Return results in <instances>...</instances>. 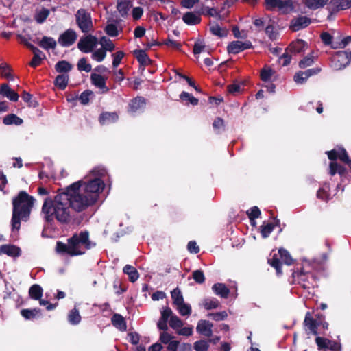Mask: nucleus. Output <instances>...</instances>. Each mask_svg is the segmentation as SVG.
Masks as SVG:
<instances>
[{
    "mask_svg": "<svg viewBox=\"0 0 351 351\" xmlns=\"http://www.w3.org/2000/svg\"><path fill=\"white\" fill-rule=\"evenodd\" d=\"M71 208L67 195L62 192L53 198H46L42 207V213L48 222L56 220L61 223H66L71 219Z\"/></svg>",
    "mask_w": 351,
    "mask_h": 351,
    "instance_id": "obj_1",
    "label": "nucleus"
},
{
    "mask_svg": "<svg viewBox=\"0 0 351 351\" xmlns=\"http://www.w3.org/2000/svg\"><path fill=\"white\" fill-rule=\"evenodd\" d=\"M95 245L89 239V233L87 231H82L75 234L67 240V243L58 241L56 250L58 253L67 254L71 256H76L84 254L86 251Z\"/></svg>",
    "mask_w": 351,
    "mask_h": 351,
    "instance_id": "obj_2",
    "label": "nucleus"
},
{
    "mask_svg": "<svg viewBox=\"0 0 351 351\" xmlns=\"http://www.w3.org/2000/svg\"><path fill=\"white\" fill-rule=\"evenodd\" d=\"M35 199L25 191H21L12 200L13 210L11 220L12 231H18L21 221H27L34 204Z\"/></svg>",
    "mask_w": 351,
    "mask_h": 351,
    "instance_id": "obj_3",
    "label": "nucleus"
},
{
    "mask_svg": "<svg viewBox=\"0 0 351 351\" xmlns=\"http://www.w3.org/2000/svg\"><path fill=\"white\" fill-rule=\"evenodd\" d=\"M107 171L102 167H96L93 169L87 176V180L81 182V189L89 197L91 202L95 204L99 199V194L104 188V181L102 178Z\"/></svg>",
    "mask_w": 351,
    "mask_h": 351,
    "instance_id": "obj_4",
    "label": "nucleus"
},
{
    "mask_svg": "<svg viewBox=\"0 0 351 351\" xmlns=\"http://www.w3.org/2000/svg\"><path fill=\"white\" fill-rule=\"evenodd\" d=\"M81 182L69 186L64 194H66L71 208L76 212H82L93 205L88 196L81 189Z\"/></svg>",
    "mask_w": 351,
    "mask_h": 351,
    "instance_id": "obj_5",
    "label": "nucleus"
},
{
    "mask_svg": "<svg viewBox=\"0 0 351 351\" xmlns=\"http://www.w3.org/2000/svg\"><path fill=\"white\" fill-rule=\"evenodd\" d=\"M328 158L331 160L330 163L329 173L334 176L338 173L343 176L346 169L342 165L338 164L335 160L339 158L342 162L348 164L351 168V160H349L346 151L343 148L334 149L331 151L326 152Z\"/></svg>",
    "mask_w": 351,
    "mask_h": 351,
    "instance_id": "obj_6",
    "label": "nucleus"
},
{
    "mask_svg": "<svg viewBox=\"0 0 351 351\" xmlns=\"http://www.w3.org/2000/svg\"><path fill=\"white\" fill-rule=\"evenodd\" d=\"M293 283L300 285L304 289H310L315 286V278L308 271L304 270V265L299 271L292 274Z\"/></svg>",
    "mask_w": 351,
    "mask_h": 351,
    "instance_id": "obj_7",
    "label": "nucleus"
},
{
    "mask_svg": "<svg viewBox=\"0 0 351 351\" xmlns=\"http://www.w3.org/2000/svg\"><path fill=\"white\" fill-rule=\"evenodd\" d=\"M76 23L83 33L93 30V25L90 14L84 9H80L75 14Z\"/></svg>",
    "mask_w": 351,
    "mask_h": 351,
    "instance_id": "obj_8",
    "label": "nucleus"
},
{
    "mask_svg": "<svg viewBox=\"0 0 351 351\" xmlns=\"http://www.w3.org/2000/svg\"><path fill=\"white\" fill-rule=\"evenodd\" d=\"M351 53L346 51L337 52L331 58V67L335 70H341L349 64Z\"/></svg>",
    "mask_w": 351,
    "mask_h": 351,
    "instance_id": "obj_9",
    "label": "nucleus"
},
{
    "mask_svg": "<svg viewBox=\"0 0 351 351\" xmlns=\"http://www.w3.org/2000/svg\"><path fill=\"white\" fill-rule=\"evenodd\" d=\"M98 43L97 38L90 34L82 37L78 43L77 48L83 53H88L92 52L97 47Z\"/></svg>",
    "mask_w": 351,
    "mask_h": 351,
    "instance_id": "obj_10",
    "label": "nucleus"
},
{
    "mask_svg": "<svg viewBox=\"0 0 351 351\" xmlns=\"http://www.w3.org/2000/svg\"><path fill=\"white\" fill-rule=\"evenodd\" d=\"M77 38V34L73 29H68L61 34L58 38V43L63 47H69L73 45Z\"/></svg>",
    "mask_w": 351,
    "mask_h": 351,
    "instance_id": "obj_11",
    "label": "nucleus"
},
{
    "mask_svg": "<svg viewBox=\"0 0 351 351\" xmlns=\"http://www.w3.org/2000/svg\"><path fill=\"white\" fill-rule=\"evenodd\" d=\"M266 8L273 10L278 8L283 12H287L292 10L291 0H265Z\"/></svg>",
    "mask_w": 351,
    "mask_h": 351,
    "instance_id": "obj_12",
    "label": "nucleus"
},
{
    "mask_svg": "<svg viewBox=\"0 0 351 351\" xmlns=\"http://www.w3.org/2000/svg\"><path fill=\"white\" fill-rule=\"evenodd\" d=\"M315 341L319 350H324V351H326L328 349L331 351H341V344L337 341L320 337H317Z\"/></svg>",
    "mask_w": 351,
    "mask_h": 351,
    "instance_id": "obj_13",
    "label": "nucleus"
},
{
    "mask_svg": "<svg viewBox=\"0 0 351 351\" xmlns=\"http://www.w3.org/2000/svg\"><path fill=\"white\" fill-rule=\"evenodd\" d=\"M252 47V43L250 41H233L230 43L227 48L229 53L237 54L245 49H250Z\"/></svg>",
    "mask_w": 351,
    "mask_h": 351,
    "instance_id": "obj_14",
    "label": "nucleus"
},
{
    "mask_svg": "<svg viewBox=\"0 0 351 351\" xmlns=\"http://www.w3.org/2000/svg\"><path fill=\"white\" fill-rule=\"evenodd\" d=\"M182 20L188 25H197L201 22V12H187L183 15Z\"/></svg>",
    "mask_w": 351,
    "mask_h": 351,
    "instance_id": "obj_15",
    "label": "nucleus"
},
{
    "mask_svg": "<svg viewBox=\"0 0 351 351\" xmlns=\"http://www.w3.org/2000/svg\"><path fill=\"white\" fill-rule=\"evenodd\" d=\"M213 325L208 321L199 320L196 327L197 332L204 336L210 337L212 335V328Z\"/></svg>",
    "mask_w": 351,
    "mask_h": 351,
    "instance_id": "obj_16",
    "label": "nucleus"
},
{
    "mask_svg": "<svg viewBox=\"0 0 351 351\" xmlns=\"http://www.w3.org/2000/svg\"><path fill=\"white\" fill-rule=\"evenodd\" d=\"M311 23V20L306 16H300L292 20L291 23V28L293 31L296 32L307 27Z\"/></svg>",
    "mask_w": 351,
    "mask_h": 351,
    "instance_id": "obj_17",
    "label": "nucleus"
},
{
    "mask_svg": "<svg viewBox=\"0 0 351 351\" xmlns=\"http://www.w3.org/2000/svg\"><path fill=\"white\" fill-rule=\"evenodd\" d=\"M145 99L142 97H137L132 99L130 104L129 112L134 114L145 108Z\"/></svg>",
    "mask_w": 351,
    "mask_h": 351,
    "instance_id": "obj_18",
    "label": "nucleus"
},
{
    "mask_svg": "<svg viewBox=\"0 0 351 351\" xmlns=\"http://www.w3.org/2000/svg\"><path fill=\"white\" fill-rule=\"evenodd\" d=\"M0 93L10 101H16L19 99V95L12 90L8 84H2L1 85Z\"/></svg>",
    "mask_w": 351,
    "mask_h": 351,
    "instance_id": "obj_19",
    "label": "nucleus"
},
{
    "mask_svg": "<svg viewBox=\"0 0 351 351\" xmlns=\"http://www.w3.org/2000/svg\"><path fill=\"white\" fill-rule=\"evenodd\" d=\"M349 8L347 0H331L328 5V9L330 12H337Z\"/></svg>",
    "mask_w": 351,
    "mask_h": 351,
    "instance_id": "obj_20",
    "label": "nucleus"
},
{
    "mask_svg": "<svg viewBox=\"0 0 351 351\" xmlns=\"http://www.w3.org/2000/svg\"><path fill=\"white\" fill-rule=\"evenodd\" d=\"M306 47V43L302 40H297L292 42L289 47V51L293 54L300 53L305 50Z\"/></svg>",
    "mask_w": 351,
    "mask_h": 351,
    "instance_id": "obj_21",
    "label": "nucleus"
},
{
    "mask_svg": "<svg viewBox=\"0 0 351 351\" xmlns=\"http://www.w3.org/2000/svg\"><path fill=\"white\" fill-rule=\"evenodd\" d=\"M118 119L116 112H105L100 114L99 122L101 125H108L114 123Z\"/></svg>",
    "mask_w": 351,
    "mask_h": 351,
    "instance_id": "obj_22",
    "label": "nucleus"
},
{
    "mask_svg": "<svg viewBox=\"0 0 351 351\" xmlns=\"http://www.w3.org/2000/svg\"><path fill=\"white\" fill-rule=\"evenodd\" d=\"M0 252L10 256L16 257L21 254V250L12 245H3L0 247Z\"/></svg>",
    "mask_w": 351,
    "mask_h": 351,
    "instance_id": "obj_23",
    "label": "nucleus"
},
{
    "mask_svg": "<svg viewBox=\"0 0 351 351\" xmlns=\"http://www.w3.org/2000/svg\"><path fill=\"white\" fill-rule=\"evenodd\" d=\"M212 289L216 295L223 298H227L230 293L228 288L223 283L214 284L212 287Z\"/></svg>",
    "mask_w": 351,
    "mask_h": 351,
    "instance_id": "obj_24",
    "label": "nucleus"
},
{
    "mask_svg": "<svg viewBox=\"0 0 351 351\" xmlns=\"http://www.w3.org/2000/svg\"><path fill=\"white\" fill-rule=\"evenodd\" d=\"M90 79L92 83L101 89H105V92L108 91V88L106 86V79L99 74H91Z\"/></svg>",
    "mask_w": 351,
    "mask_h": 351,
    "instance_id": "obj_25",
    "label": "nucleus"
},
{
    "mask_svg": "<svg viewBox=\"0 0 351 351\" xmlns=\"http://www.w3.org/2000/svg\"><path fill=\"white\" fill-rule=\"evenodd\" d=\"M132 6V3L129 0H118L117 8L119 14L122 16H125L128 14V11Z\"/></svg>",
    "mask_w": 351,
    "mask_h": 351,
    "instance_id": "obj_26",
    "label": "nucleus"
},
{
    "mask_svg": "<svg viewBox=\"0 0 351 351\" xmlns=\"http://www.w3.org/2000/svg\"><path fill=\"white\" fill-rule=\"evenodd\" d=\"M304 325L313 335L317 334V324L316 321L313 319L309 312L306 314Z\"/></svg>",
    "mask_w": 351,
    "mask_h": 351,
    "instance_id": "obj_27",
    "label": "nucleus"
},
{
    "mask_svg": "<svg viewBox=\"0 0 351 351\" xmlns=\"http://www.w3.org/2000/svg\"><path fill=\"white\" fill-rule=\"evenodd\" d=\"M114 326L121 331L126 330V323L123 316L119 314H114L111 319Z\"/></svg>",
    "mask_w": 351,
    "mask_h": 351,
    "instance_id": "obj_28",
    "label": "nucleus"
},
{
    "mask_svg": "<svg viewBox=\"0 0 351 351\" xmlns=\"http://www.w3.org/2000/svg\"><path fill=\"white\" fill-rule=\"evenodd\" d=\"M123 271L128 276L132 282H134L139 278V274L136 269L130 265H126L123 267Z\"/></svg>",
    "mask_w": 351,
    "mask_h": 351,
    "instance_id": "obj_29",
    "label": "nucleus"
},
{
    "mask_svg": "<svg viewBox=\"0 0 351 351\" xmlns=\"http://www.w3.org/2000/svg\"><path fill=\"white\" fill-rule=\"evenodd\" d=\"M56 41L52 37L43 36L39 43L40 47L45 49H55L56 47Z\"/></svg>",
    "mask_w": 351,
    "mask_h": 351,
    "instance_id": "obj_30",
    "label": "nucleus"
},
{
    "mask_svg": "<svg viewBox=\"0 0 351 351\" xmlns=\"http://www.w3.org/2000/svg\"><path fill=\"white\" fill-rule=\"evenodd\" d=\"M210 31L213 35L219 38L225 37L228 34V30L226 28L221 27L215 23H210Z\"/></svg>",
    "mask_w": 351,
    "mask_h": 351,
    "instance_id": "obj_31",
    "label": "nucleus"
},
{
    "mask_svg": "<svg viewBox=\"0 0 351 351\" xmlns=\"http://www.w3.org/2000/svg\"><path fill=\"white\" fill-rule=\"evenodd\" d=\"M49 13L50 12L48 9L43 8L40 10H36L34 19L38 23L41 24L47 19Z\"/></svg>",
    "mask_w": 351,
    "mask_h": 351,
    "instance_id": "obj_32",
    "label": "nucleus"
},
{
    "mask_svg": "<svg viewBox=\"0 0 351 351\" xmlns=\"http://www.w3.org/2000/svg\"><path fill=\"white\" fill-rule=\"evenodd\" d=\"M55 69L58 73H68L73 69V66L66 60L58 62L55 65Z\"/></svg>",
    "mask_w": 351,
    "mask_h": 351,
    "instance_id": "obj_33",
    "label": "nucleus"
},
{
    "mask_svg": "<svg viewBox=\"0 0 351 351\" xmlns=\"http://www.w3.org/2000/svg\"><path fill=\"white\" fill-rule=\"evenodd\" d=\"M202 305L207 310L215 309L219 306V302L216 298H208L202 300Z\"/></svg>",
    "mask_w": 351,
    "mask_h": 351,
    "instance_id": "obj_34",
    "label": "nucleus"
},
{
    "mask_svg": "<svg viewBox=\"0 0 351 351\" xmlns=\"http://www.w3.org/2000/svg\"><path fill=\"white\" fill-rule=\"evenodd\" d=\"M3 123L5 125H20L23 123V119L17 117L16 114H11L4 117Z\"/></svg>",
    "mask_w": 351,
    "mask_h": 351,
    "instance_id": "obj_35",
    "label": "nucleus"
},
{
    "mask_svg": "<svg viewBox=\"0 0 351 351\" xmlns=\"http://www.w3.org/2000/svg\"><path fill=\"white\" fill-rule=\"evenodd\" d=\"M29 293L32 298L39 300L43 295V289L38 285H34L30 287Z\"/></svg>",
    "mask_w": 351,
    "mask_h": 351,
    "instance_id": "obj_36",
    "label": "nucleus"
},
{
    "mask_svg": "<svg viewBox=\"0 0 351 351\" xmlns=\"http://www.w3.org/2000/svg\"><path fill=\"white\" fill-rule=\"evenodd\" d=\"M69 81V75L67 74L58 75L55 80L56 85L61 90H64Z\"/></svg>",
    "mask_w": 351,
    "mask_h": 351,
    "instance_id": "obj_37",
    "label": "nucleus"
},
{
    "mask_svg": "<svg viewBox=\"0 0 351 351\" xmlns=\"http://www.w3.org/2000/svg\"><path fill=\"white\" fill-rule=\"evenodd\" d=\"M328 0H306L305 5L310 9L316 10L325 5Z\"/></svg>",
    "mask_w": 351,
    "mask_h": 351,
    "instance_id": "obj_38",
    "label": "nucleus"
},
{
    "mask_svg": "<svg viewBox=\"0 0 351 351\" xmlns=\"http://www.w3.org/2000/svg\"><path fill=\"white\" fill-rule=\"evenodd\" d=\"M21 315L26 319H34L36 316L39 315L40 311L38 308L34 309H23L21 311Z\"/></svg>",
    "mask_w": 351,
    "mask_h": 351,
    "instance_id": "obj_39",
    "label": "nucleus"
},
{
    "mask_svg": "<svg viewBox=\"0 0 351 351\" xmlns=\"http://www.w3.org/2000/svg\"><path fill=\"white\" fill-rule=\"evenodd\" d=\"M171 294L173 300V303L176 306L178 304H181L182 302H184L183 295L178 288L174 289L171 291Z\"/></svg>",
    "mask_w": 351,
    "mask_h": 351,
    "instance_id": "obj_40",
    "label": "nucleus"
},
{
    "mask_svg": "<svg viewBox=\"0 0 351 351\" xmlns=\"http://www.w3.org/2000/svg\"><path fill=\"white\" fill-rule=\"evenodd\" d=\"M275 74V71L269 67H264L261 71V78L264 82H269Z\"/></svg>",
    "mask_w": 351,
    "mask_h": 351,
    "instance_id": "obj_41",
    "label": "nucleus"
},
{
    "mask_svg": "<svg viewBox=\"0 0 351 351\" xmlns=\"http://www.w3.org/2000/svg\"><path fill=\"white\" fill-rule=\"evenodd\" d=\"M99 43L101 45L103 49L108 51H112L114 49V45L112 40L107 37L103 36L99 40Z\"/></svg>",
    "mask_w": 351,
    "mask_h": 351,
    "instance_id": "obj_42",
    "label": "nucleus"
},
{
    "mask_svg": "<svg viewBox=\"0 0 351 351\" xmlns=\"http://www.w3.org/2000/svg\"><path fill=\"white\" fill-rule=\"evenodd\" d=\"M278 254L282 261L286 265H290L293 263V259L287 250L280 248L278 250Z\"/></svg>",
    "mask_w": 351,
    "mask_h": 351,
    "instance_id": "obj_43",
    "label": "nucleus"
},
{
    "mask_svg": "<svg viewBox=\"0 0 351 351\" xmlns=\"http://www.w3.org/2000/svg\"><path fill=\"white\" fill-rule=\"evenodd\" d=\"M274 226L271 223H265L264 222L262 226H261V233L263 238H267L271 232L274 230Z\"/></svg>",
    "mask_w": 351,
    "mask_h": 351,
    "instance_id": "obj_44",
    "label": "nucleus"
},
{
    "mask_svg": "<svg viewBox=\"0 0 351 351\" xmlns=\"http://www.w3.org/2000/svg\"><path fill=\"white\" fill-rule=\"evenodd\" d=\"M68 319L70 324L76 325L80 322L81 316L79 313V311L75 308L69 313Z\"/></svg>",
    "mask_w": 351,
    "mask_h": 351,
    "instance_id": "obj_45",
    "label": "nucleus"
},
{
    "mask_svg": "<svg viewBox=\"0 0 351 351\" xmlns=\"http://www.w3.org/2000/svg\"><path fill=\"white\" fill-rule=\"evenodd\" d=\"M135 55L141 64L147 65L149 62V59L145 51L137 50L135 51Z\"/></svg>",
    "mask_w": 351,
    "mask_h": 351,
    "instance_id": "obj_46",
    "label": "nucleus"
},
{
    "mask_svg": "<svg viewBox=\"0 0 351 351\" xmlns=\"http://www.w3.org/2000/svg\"><path fill=\"white\" fill-rule=\"evenodd\" d=\"M176 308L182 316L189 315L191 313V307L190 304L182 302L181 304L176 306Z\"/></svg>",
    "mask_w": 351,
    "mask_h": 351,
    "instance_id": "obj_47",
    "label": "nucleus"
},
{
    "mask_svg": "<svg viewBox=\"0 0 351 351\" xmlns=\"http://www.w3.org/2000/svg\"><path fill=\"white\" fill-rule=\"evenodd\" d=\"M180 98L182 101H188L190 104H191L193 106H196L198 104V99L187 92L183 91L180 95Z\"/></svg>",
    "mask_w": 351,
    "mask_h": 351,
    "instance_id": "obj_48",
    "label": "nucleus"
},
{
    "mask_svg": "<svg viewBox=\"0 0 351 351\" xmlns=\"http://www.w3.org/2000/svg\"><path fill=\"white\" fill-rule=\"evenodd\" d=\"M77 69L79 71H84L88 73L91 71L92 66L90 64L87 62L85 58H82L80 59L77 62Z\"/></svg>",
    "mask_w": 351,
    "mask_h": 351,
    "instance_id": "obj_49",
    "label": "nucleus"
},
{
    "mask_svg": "<svg viewBox=\"0 0 351 351\" xmlns=\"http://www.w3.org/2000/svg\"><path fill=\"white\" fill-rule=\"evenodd\" d=\"M315 61L314 56L311 54L305 58H304L300 62H299V66L301 69H305L306 67H308L311 66Z\"/></svg>",
    "mask_w": 351,
    "mask_h": 351,
    "instance_id": "obj_50",
    "label": "nucleus"
},
{
    "mask_svg": "<svg viewBox=\"0 0 351 351\" xmlns=\"http://www.w3.org/2000/svg\"><path fill=\"white\" fill-rule=\"evenodd\" d=\"M106 56V52L103 49H99L95 51L91 56L92 58L98 62H102L105 59Z\"/></svg>",
    "mask_w": 351,
    "mask_h": 351,
    "instance_id": "obj_51",
    "label": "nucleus"
},
{
    "mask_svg": "<svg viewBox=\"0 0 351 351\" xmlns=\"http://www.w3.org/2000/svg\"><path fill=\"white\" fill-rule=\"evenodd\" d=\"M169 326L174 330H178L183 326L182 320L176 315L171 316L169 321Z\"/></svg>",
    "mask_w": 351,
    "mask_h": 351,
    "instance_id": "obj_52",
    "label": "nucleus"
},
{
    "mask_svg": "<svg viewBox=\"0 0 351 351\" xmlns=\"http://www.w3.org/2000/svg\"><path fill=\"white\" fill-rule=\"evenodd\" d=\"M329 186L328 184H325L324 187L319 189L317 193V198L326 201L329 197Z\"/></svg>",
    "mask_w": 351,
    "mask_h": 351,
    "instance_id": "obj_53",
    "label": "nucleus"
},
{
    "mask_svg": "<svg viewBox=\"0 0 351 351\" xmlns=\"http://www.w3.org/2000/svg\"><path fill=\"white\" fill-rule=\"evenodd\" d=\"M0 70L1 75L8 80H13L14 77L10 73V68L6 64H0Z\"/></svg>",
    "mask_w": 351,
    "mask_h": 351,
    "instance_id": "obj_54",
    "label": "nucleus"
},
{
    "mask_svg": "<svg viewBox=\"0 0 351 351\" xmlns=\"http://www.w3.org/2000/svg\"><path fill=\"white\" fill-rule=\"evenodd\" d=\"M269 263L276 269L278 275L282 274L281 262L276 254L274 255L271 259L269 260Z\"/></svg>",
    "mask_w": 351,
    "mask_h": 351,
    "instance_id": "obj_55",
    "label": "nucleus"
},
{
    "mask_svg": "<svg viewBox=\"0 0 351 351\" xmlns=\"http://www.w3.org/2000/svg\"><path fill=\"white\" fill-rule=\"evenodd\" d=\"M200 12L201 14H203L213 17H221L219 12L214 8H210L208 7H206L204 9L200 10Z\"/></svg>",
    "mask_w": 351,
    "mask_h": 351,
    "instance_id": "obj_56",
    "label": "nucleus"
},
{
    "mask_svg": "<svg viewBox=\"0 0 351 351\" xmlns=\"http://www.w3.org/2000/svg\"><path fill=\"white\" fill-rule=\"evenodd\" d=\"M291 53L288 49H286L285 52L280 57V62L283 66H287L291 60Z\"/></svg>",
    "mask_w": 351,
    "mask_h": 351,
    "instance_id": "obj_57",
    "label": "nucleus"
},
{
    "mask_svg": "<svg viewBox=\"0 0 351 351\" xmlns=\"http://www.w3.org/2000/svg\"><path fill=\"white\" fill-rule=\"evenodd\" d=\"M208 347V342L205 340L197 341L194 343L195 351H206Z\"/></svg>",
    "mask_w": 351,
    "mask_h": 351,
    "instance_id": "obj_58",
    "label": "nucleus"
},
{
    "mask_svg": "<svg viewBox=\"0 0 351 351\" xmlns=\"http://www.w3.org/2000/svg\"><path fill=\"white\" fill-rule=\"evenodd\" d=\"M163 44L172 49L180 50L182 45L180 42L174 40L169 37L163 41Z\"/></svg>",
    "mask_w": 351,
    "mask_h": 351,
    "instance_id": "obj_59",
    "label": "nucleus"
},
{
    "mask_svg": "<svg viewBox=\"0 0 351 351\" xmlns=\"http://www.w3.org/2000/svg\"><path fill=\"white\" fill-rule=\"evenodd\" d=\"M265 32L271 40H276L278 33L273 25H267L265 28Z\"/></svg>",
    "mask_w": 351,
    "mask_h": 351,
    "instance_id": "obj_60",
    "label": "nucleus"
},
{
    "mask_svg": "<svg viewBox=\"0 0 351 351\" xmlns=\"http://www.w3.org/2000/svg\"><path fill=\"white\" fill-rule=\"evenodd\" d=\"M247 215L250 220H254L260 216L261 211L257 206H254L247 211Z\"/></svg>",
    "mask_w": 351,
    "mask_h": 351,
    "instance_id": "obj_61",
    "label": "nucleus"
},
{
    "mask_svg": "<svg viewBox=\"0 0 351 351\" xmlns=\"http://www.w3.org/2000/svg\"><path fill=\"white\" fill-rule=\"evenodd\" d=\"M123 56H124V53L121 51H117L115 53L112 54V57H113L112 66H113V67L116 68L119 65Z\"/></svg>",
    "mask_w": 351,
    "mask_h": 351,
    "instance_id": "obj_62",
    "label": "nucleus"
},
{
    "mask_svg": "<svg viewBox=\"0 0 351 351\" xmlns=\"http://www.w3.org/2000/svg\"><path fill=\"white\" fill-rule=\"evenodd\" d=\"M193 278L194 280L199 284H202L205 281L204 272L202 270H195L193 272Z\"/></svg>",
    "mask_w": 351,
    "mask_h": 351,
    "instance_id": "obj_63",
    "label": "nucleus"
},
{
    "mask_svg": "<svg viewBox=\"0 0 351 351\" xmlns=\"http://www.w3.org/2000/svg\"><path fill=\"white\" fill-rule=\"evenodd\" d=\"M106 34L110 36H116L118 35L117 27L114 24H108L105 28Z\"/></svg>",
    "mask_w": 351,
    "mask_h": 351,
    "instance_id": "obj_64",
    "label": "nucleus"
}]
</instances>
